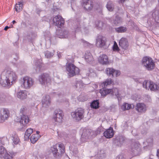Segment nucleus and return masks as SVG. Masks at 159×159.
Segmentation results:
<instances>
[{
  "mask_svg": "<svg viewBox=\"0 0 159 159\" xmlns=\"http://www.w3.org/2000/svg\"><path fill=\"white\" fill-rule=\"evenodd\" d=\"M114 70V69L112 68H107L106 69V73L108 75H111L112 76L113 73V72Z\"/></svg>",
  "mask_w": 159,
  "mask_h": 159,
  "instance_id": "obj_33",
  "label": "nucleus"
},
{
  "mask_svg": "<svg viewBox=\"0 0 159 159\" xmlns=\"http://www.w3.org/2000/svg\"><path fill=\"white\" fill-rule=\"evenodd\" d=\"M103 25L104 24L101 21H98L96 22V25L98 29L102 28Z\"/></svg>",
  "mask_w": 159,
  "mask_h": 159,
  "instance_id": "obj_35",
  "label": "nucleus"
},
{
  "mask_svg": "<svg viewBox=\"0 0 159 159\" xmlns=\"http://www.w3.org/2000/svg\"><path fill=\"white\" fill-rule=\"evenodd\" d=\"M157 155L158 157L159 158V149L157 150Z\"/></svg>",
  "mask_w": 159,
  "mask_h": 159,
  "instance_id": "obj_43",
  "label": "nucleus"
},
{
  "mask_svg": "<svg viewBox=\"0 0 159 159\" xmlns=\"http://www.w3.org/2000/svg\"><path fill=\"white\" fill-rule=\"evenodd\" d=\"M5 75V82L2 79L0 80V84L3 86L12 85L16 82L17 79V76L16 73L11 70L7 71Z\"/></svg>",
  "mask_w": 159,
  "mask_h": 159,
  "instance_id": "obj_1",
  "label": "nucleus"
},
{
  "mask_svg": "<svg viewBox=\"0 0 159 159\" xmlns=\"http://www.w3.org/2000/svg\"><path fill=\"white\" fill-rule=\"evenodd\" d=\"M0 112V117L2 120H4L8 118L9 116V111L8 109L3 108L1 110Z\"/></svg>",
  "mask_w": 159,
  "mask_h": 159,
  "instance_id": "obj_16",
  "label": "nucleus"
},
{
  "mask_svg": "<svg viewBox=\"0 0 159 159\" xmlns=\"http://www.w3.org/2000/svg\"><path fill=\"white\" fill-rule=\"evenodd\" d=\"M143 86L146 89L156 91L159 90V84H157L152 81L145 80L143 84Z\"/></svg>",
  "mask_w": 159,
  "mask_h": 159,
  "instance_id": "obj_5",
  "label": "nucleus"
},
{
  "mask_svg": "<svg viewBox=\"0 0 159 159\" xmlns=\"http://www.w3.org/2000/svg\"><path fill=\"white\" fill-rule=\"evenodd\" d=\"M116 159H125L123 155H120L116 157Z\"/></svg>",
  "mask_w": 159,
  "mask_h": 159,
  "instance_id": "obj_40",
  "label": "nucleus"
},
{
  "mask_svg": "<svg viewBox=\"0 0 159 159\" xmlns=\"http://www.w3.org/2000/svg\"><path fill=\"white\" fill-rule=\"evenodd\" d=\"M107 7L108 10L110 11H112L113 9V7L112 3L109 2H108L107 5Z\"/></svg>",
  "mask_w": 159,
  "mask_h": 159,
  "instance_id": "obj_34",
  "label": "nucleus"
},
{
  "mask_svg": "<svg viewBox=\"0 0 159 159\" xmlns=\"http://www.w3.org/2000/svg\"><path fill=\"white\" fill-rule=\"evenodd\" d=\"M152 16L155 18V21L158 23H159V11L156 10L152 13Z\"/></svg>",
  "mask_w": 159,
  "mask_h": 159,
  "instance_id": "obj_26",
  "label": "nucleus"
},
{
  "mask_svg": "<svg viewBox=\"0 0 159 159\" xmlns=\"http://www.w3.org/2000/svg\"><path fill=\"white\" fill-rule=\"evenodd\" d=\"M13 27V26L12 25L11 27H8V26H6L4 28V30H5L6 31V30H7L8 29H9L11 27Z\"/></svg>",
  "mask_w": 159,
  "mask_h": 159,
  "instance_id": "obj_41",
  "label": "nucleus"
},
{
  "mask_svg": "<svg viewBox=\"0 0 159 159\" xmlns=\"http://www.w3.org/2000/svg\"><path fill=\"white\" fill-rule=\"evenodd\" d=\"M132 106H132V105L131 104L125 103L122 106L121 109L123 111L129 110L131 108H134V106L133 105Z\"/></svg>",
  "mask_w": 159,
  "mask_h": 159,
  "instance_id": "obj_23",
  "label": "nucleus"
},
{
  "mask_svg": "<svg viewBox=\"0 0 159 159\" xmlns=\"http://www.w3.org/2000/svg\"><path fill=\"white\" fill-rule=\"evenodd\" d=\"M96 40L97 43L99 44L100 47H102L105 45L106 39L104 37L99 35L98 36Z\"/></svg>",
  "mask_w": 159,
  "mask_h": 159,
  "instance_id": "obj_17",
  "label": "nucleus"
},
{
  "mask_svg": "<svg viewBox=\"0 0 159 159\" xmlns=\"http://www.w3.org/2000/svg\"><path fill=\"white\" fill-rule=\"evenodd\" d=\"M22 2H18V3L16 4L15 6L16 11L18 12H19L22 9Z\"/></svg>",
  "mask_w": 159,
  "mask_h": 159,
  "instance_id": "obj_29",
  "label": "nucleus"
},
{
  "mask_svg": "<svg viewBox=\"0 0 159 159\" xmlns=\"http://www.w3.org/2000/svg\"><path fill=\"white\" fill-rule=\"evenodd\" d=\"M43 106L47 107L50 105L51 103V98L48 95H47L43 97L42 100Z\"/></svg>",
  "mask_w": 159,
  "mask_h": 159,
  "instance_id": "obj_19",
  "label": "nucleus"
},
{
  "mask_svg": "<svg viewBox=\"0 0 159 159\" xmlns=\"http://www.w3.org/2000/svg\"><path fill=\"white\" fill-rule=\"evenodd\" d=\"M33 130L31 128H28L26 131L24 137L25 140L28 139L30 135L32 133Z\"/></svg>",
  "mask_w": 159,
  "mask_h": 159,
  "instance_id": "obj_24",
  "label": "nucleus"
},
{
  "mask_svg": "<svg viewBox=\"0 0 159 159\" xmlns=\"http://www.w3.org/2000/svg\"><path fill=\"white\" fill-rule=\"evenodd\" d=\"M51 150L55 157H60L65 152V147L62 143L56 144L51 147Z\"/></svg>",
  "mask_w": 159,
  "mask_h": 159,
  "instance_id": "obj_2",
  "label": "nucleus"
},
{
  "mask_svg": "<svg viewBox=\"0 0 159 159\" xmlns=\"http://www.w3.org/2000/svg\"><path fill=\"white\" fill-rule=\"evenodd\" d=\"M13 141L15 144H17L19 143L20 139L16 134H15L13 135Z\"/></svg>",
  "mask_w": 159,
  "mask_h": 159,
  "instance_id": "obj_32",
  "label": "nucleus"
},
{
  "mask_svg": "<svg viewBox=\"0 0 159 159\" xmlns=\"http://www.w3.org/2000/svg\"><path fill=\"white\" fill-rule=\"evenodd\" d=\"M84 113V111L82 108H79L75 111L72 112L71 115L75 120L79 121L83 118Z\"/></svg>",
  "mask_w": 159,
  "mask_h": 159,
  "instance_id": "obj_7",
  "label": "nucleus"
},
{
  "mask_svg": "<svg viewBox=\"0 0 159 159\" xmlns=\"http://www.w3.org/2000/svg\"><path fill=\"white\" fill-rule=\"evenodd\" d=\"M120 74V71L116 70L114 69L113 72V73L112 76H117L119 75Z\"/></svg>",
  "mask_w": 159,
  "mask_h": 159,
  "instance_id": "obj_38",
  "label": "nucleus"
},
{
  "mask_svg": "<svg viewBox=\"0 0 159 159\" xmlns=\"http://www.w3.org/2000/svg\"><path fill=\"white\" fill-rule=\"evenodd\" d=\"M27 91L26 90H20L17 93V97L20 99H25L27 97Z\"/></svg>",
  "mask_w": 159,
  "mask_h": 159,
  "instance_id": "obj_21",
  "label": "nucleus"
},
{
  "mask_svg": "<svg viewBox=\"0 0 159 159\" xmlns=\"http://www.w3.org/2000/svg\"><path fill=\"white\" fill-rule=\"evenodd\" d=\"M116 31L118 33H124L127 30V28L124 27H120L115 28Z\"/></svg>",
  "mask_w": 159,
  "mask_h": 159,
  "instance_id": "obj_31",
  "label": "nucleus"
},
{
  "mask_svg": "<svg viewBox=\"0 0 159 159\" xmlns=\"http://www.w3.org/2000/svg\"><path fill=\"white\" fill-rule=\"evenodd\" d=\"M113 90V94H111L112 95H115L117 96L119 95L118 90L117 88H113L111 89Z\"/></svg>",
  "mask_w": 159,
  "mask_h": 159,
  "instance_id": "obj_37",
  "label": "nucleus"
},
{
  "mask_svg": "<svg viewBox=\"0 0 159 159\" xmlns=\"http://www.w3.org/2000/svg\"><path fill=\"white\" fill-rule=\"evenodd\" d=\"M121 3H123L124 2L125 0H120Z\"/></svg>",
  "mask_w": 159,
  "mask_h": 159,
  "instance_id": "obj_44",
  "label": "nucleus"
},
{
  "mask_svg": "<svg viewBox=\"0 0 159 159\" xmlns=\"http://www.w3.org/2000/svg\"><path fill=\"white\" fill-rule=\"evenodd\" d=\"M112 81L111 79H107L105 81L103 82L102 84V87H105L107 85L110 84L112 83Z\"/></svg>",
  "mask_w": 159,
  "mask_h": 159,
  "instance_id": "obj_30",
  "label": "nucleus"
},
{
  "mask_svg": "<svg viewBox=\"0 0 159 159\" xmlns=\"http://www.w3.org/2000/svg\"><path fill=\"white\" fill-rule=\"evenodd\" d=\"M82 6L87 10H90L93 8V2L91 0H83Z\"/></svg>",
  "mask_w": 159,
  "mask_h": 159,
  "instance_id": "obj_12",
  "label": "nucleus"
},
{
  "mask_svg": "<svg viewBox=\"0 0 159 159\" xmlns=\"http://www.w3.org/2000/svg\"><path fill=\"white\" fill-rule=\"evenodd\" d=\"M13 154L8 153L4 148H2L0 149V157L4 159H12Z\"/></svg>",
  "mask_w": 159,
  "mask_h": 159,
  "instance_id": "obj_11",
  "label": "nucleus"
},
{
  "mask_svg": "<svg viewBox=\"0 0 159 159\" xmlns=\"http://www.w3.org/2000/svg\"><path fill=\"white\" fill-rule=\"evenodd\" d=\"M39 80L42 84L49 83L51 81V77L47 73H44L40 75L39 77Z\"/></svg>",
  "mask_w": 159,
  "mask_h": 159,
  "instance_id": "obj_8",
  "label": "nucleus"
},
{
  "mask_svg": "<svg viewBox=\"0 0 159 159\" xmlns=\"http://www.w3.org/2000/svg\"><path fill=\"white\" fill-rule=\"evenodd\" d=\"M98 61L100 63L103 65H106L109 63L108 57L105 54L101 55L98 58Z\"/></svg>",
  "mask_w": 159,
  "mask_h": 159,
  "instance_id": "obj_13",
  "label": "nucleus"
},
{
  "mask_svg": "<svg viewBox=\"0 0 159 159\" xmlns=\"http://www.w3.org/2000/svg\"><path fill=\"white\" fill-rule=\"evenodd\" d=\"M53 21L56 26L59 27L63 26L65 23L64 19L60 15L55 16L53 18Z\"/></svg>",
  "mask_w": 159,
  "mask_h": 159,
  "instance_id": "obj_10",
  "label": "nucleus"
},
{
  "mask_svg": "<svg viewBox=\"0 0 159 159\" xmlns=\"http://www.w3.org/2000/svg\"><path fill=\"white\" fill-rule=\"evenodd\" d=\"M99 103L98 100H96L93 101L90 105L91 108L95 109H97L99 107Z\"/></svg>",
  "mask_w": 159,
  "mask_h": 159,
  "instance_id": "obj_25",
  "label": "nucleus"
},
{
  "mask_svg": "<svg viewBox=\"0 0 159 159\" xmlns=\"http://www.w3.org/2000/svg\"><path fill=\"white\" fill-rule=\"evenodd\" d=\"M36 133H37V134H38V135H39V133H40L39 131H36Z\"/></svg>",
  "mask_w": 159,
  "mask_h": 159,
  "instance_id": "obj_45",
  "label": "nucleus"
},
{
  "mask_svg": "<svg viewBox=\"0 0 159 159\" xmlns=\"http://www.w3.org/2000/svg\"><path fill=\"white\" fill-rule=\"evenodd\" d=\"M104 136L107 138L110 139L112 138L114 135L113 129L112 127H110L103 133Z\"/></svg>",
  "mask_w": 159,
  "mask_h": 159,
  "instance_id": "obj_18",
  "label": "nucleus"
},
{
  "mask_svg": "<svg viewBox=\"0 0 159 159\" xmlns=\"http://www.w3.org/2000/svg\"><path fill=\"white\" fill-rule=\"evenodd\" d=\"M85 57L87 61L89 62L93 61V57L90 53H86Z\"/></svg>",
  "mask_w": 159,
  "mask_h": 159,
  "instance_id": "obj_28",
  "label": "nucleus"
},
{
  "mask_svg": "<svg viewBox=\"0 0 159 159\" xmlns=\"http://www.w3.org/2000/svg\"><path fill=\"white\" fill-rule=\"evenodd\" d=\"M39 135L38 134H33L30 137V141L31 143H34L38 140Z\"/></svg>",
  "mask_w": 159,
  "mask_h": 159,
  "instance_id": "obj_27",
  "label": "nucleus"
},
{
  "mask_svg": "<svg viewBox=\"0 0 159 159\" xmlns=\"http://www.w3.org/2000/svg\"><path fill=\"white\" fill-rule=\"evenodd\" d=\"M113 51H119V48L118 47L117 44L116 42L114 43V44L113 47Z\"/></svg>",
  "mask_w": 159,
  "mask_h": 159,
  "instance_id": "obj_39",
  "label": "nucleus"
},
{
  "mask_svg": "<svg viewBox=\"0 0 159 159\" xmlns=\"http://www.w3.org/2000/svg\"><path fill=\"white\" fill-rule=\"evenodd\" d=\"M29 122V117L25 115H23L21 116L20 119V122L22 124V125L25 126Z\"/></svg>",
  "mask_w": 159,
  "mask_h": 159,
  "instance_id": "obj_20",
  "label": "nucleus"
},
{
  "mask_svg": "<svg viewBox=\"0 0 159 159\" xmlns=\"http://www.w3.org/2000/svg\"><path fill=\"white\" fill-rule=\"evenodd\" d=\"M12 23H13V24H14L15 23H16V21H15V20H13V21H12Z\"/></svg>",
  "mask_w": 159,
  "mask_h": 159,
  "instance_id": "obj_46",
  "label": "nucleus"
},
{
  "mask_svg": "<svg viewBox=\"0 0 159 159\" xmlns=\"http://www.w3.org/2000/svg\"><path fill=\"white\" fill-rule=\"evenodd\" d=\"M135 109L139 112H143L146 111V105L144 103H139L136 104Z\"/></svg>",
  "mask_w": 159,
  "mask_h": 159,
  "instance_id": "obj_14",
  "label": "nucleus"
},
{
  "mask_svg": "<svg viewBox=\"0 0 159 159\" xmlns=\"http://www.w3.org/2000/svg\"><path fill=\"white\" fill-rule=\"evenodd\" d=\"M119 45L123 49H127L129 46L127 39L124 38H121L119 41Z\"/></svg>",
  "mask_w": 159,
  "mask_h": 159,
  "instance_id": "obj_15",
  "label": "nucleus"
},
{
  "mask_svg": "<svg viewBox=\"0 0 159 159\" xmlns=\"http://www.w3.org/2000/svg\"><path fill=\"white\" fill-rule=\"evenodd\" d=\"M63 116L62 111L60 109L56 110L54 113L53 119L55 121L61 122Z\"/></svg>",
  "mask_w": 159,
  "mask_h": 159,
  "instance_id": "obj_9",
  "label": "nucleus"
},
{
  "mask_svg": "<svg viewBox=\"0 0 159 159\" xmlns=\"http://www.w3.org/2000/svg\"><path fill=\"white\" fill-rule=\"evenodd\" d=\"M34 83L33 79L28 76L24 77L21 82V86L25 89H29L31 87Z\"/></svg>",
  "mask_w": 159,
  "mask_h": 159,
  "instance_id": "obj_6",
  "label": "nucleus"
},
{
  "mask_svg": "<svg viewBox=\"0 0 159 159\" xmlns=\"http://www.w3.org/2000/svg\"><path fill=\"white\" fill-rule=\"evenodd\" d=\"M25 107H23L20 109V112L23 113V112L25 110Z\"/></svg>",
  "mask_w": 159,
  "mask_h": 159,
  "instance_id": "obj_42",
  "label": "nucleus"
},
{
  "mask_svg": "<svg viewBox=\"0 0 159 159\" xmlns=\"http://www.w3.org/2000/svg\"><path fill=\"white\" fill-rule=\"evenodd\" d=\"M143 65L149 70L153 69L155 67V64L152 59L149 57H145L142 60Z\"/></svg>",
  "mask_w": 159,
  "mask_h": 159,
  "instance_id": "obj_4",
  "label": "nucleus"
},
{
  "mask_svg": "<svg viewBox=\"0 0 159 159\" xmlns=\"http://www.w3.org/2000/svg\"><path fill=\"white\" fill-rule=\"evenodd\" d=\"M100 93L102 96H106L107 94L110 93L113 94V90L111 89L102 88L100 89Z\"/></svg>",
  "mask_w": 159,
  "mask_h": 159,
  "instance_id": "obj_22",
  "label": "nucleus"
},
{
  "mask_svg": "<svg viewBox=\"0 0 159 159\" xmlns=\"http://www.w3.org/2000/svg\"><path fill=\"white\" fill-rule=\"evenodd\" d=\"M121 22V20L120 17L118 16H116V17L114 21V23L115 24H117L120 23Z\"/></svg>",
  "mask_w": 159,
  "mask_h": 159,
  "instance_id": "obj_36",
  "label": "nucleus"
},
{
  "mask_svg": "<svg viewBox=\"0 0 159 159\" xmlns=\"http://www.w3.org/2000/svg\"><path fill=\"white\" fill-rule=\"evenodd\" d=\"M66 70L68 72L69 75L72 77L79 74L80 70L74 64L68 63L66 64Z\"/></svg>",
  "mask_w": 159,
  "mask_h": 159,
  "instance_id": "obj_3",
  "label": "nucleus"
}]
</instances>
